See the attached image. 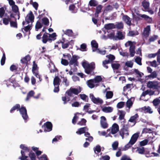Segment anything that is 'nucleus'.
<instances>
[{
    "mask_svg": "<svg viewBox=\"0 0 160 160\" xmlns=\"http://www.w3.org/2000/svg\"><path fill=\"white\" fill-rule=\"evenodd\" d=\"M78 57L76 55H73L72 57L69 53L63 54V57L61 59V63L65 66L68 64L70 66L72 65H73L75 67L78 66Z\"/></svg>",
    "mask_w": 160,
    "mask_h": 160,
    "instance_id": "f257e3e1",
    "label": "nucleus"
},
{
    "mask_svg": "<svg viewBox=\"0 0 160 160\" xmlns=\"http://www.w3.org/2000/svg\"><path fill=\"white\" fill-rule=\"evenodd\" d=\"M139 137L138 133H135L132 136L129 142L122 148V150L126 151L131 147L137 141Z\"/></svg>",
    "mask_w": 160,
    "mask_h": 160,
    "instance_id": "f03ea898",
    "label": "nucleus"
},
{
    "mask_svg": "<svg viewBox=\"0 0 160 160\" xmlns=\"http://www.w3.org/2000/svg\"><path fill=\"white\" fill-rule=\"evenodd\" d=\"M82 65L85 69V72L88 74H91L92 72L95 68V64L92 62L89 64L86 62H83Z\"/></svg>",
    "mask_w": 160,
    "mask_h": 160,
    "instance_id": "7ed1b4c3",
    "label": "nucleus"
},
{
    "mask_svg": "<svg viewBox=\"0 0 160 160\" xmlns=\"http://www.w3.org/2000/svg\"><path fill=\"white\" fill-rule=\"evenodd\" d=\"M136 42H132L129 41L127 42L125 44V46L126 47H130L129 51L131 57L134 56L135 53Z\"/></svg>",
    "mask_w": 160,
    "mask_h": 160,
    "instance_id": "20e7f679",
    "label": "nucleus"
},
{
    "mask_svg": "<svg viewBox=\"0 0 160 160\" xmlns=\"http://www.w3.org/2000/svg\"><path fill=\"white\" fill-rule=\"evenodd\" d=\"M129 127L127 125H124L119 131L120 135L123 139L127 137L129 135Z\"/></svg>",
    "mask_w": 160,
    "mask_h": 160,
    "instance_id": "39448f33",
    "label": "nucleus"
},
{
    "mask_svg": "<svg viewBox=\"0 0 160 160\" xmlns=\"http://www.w3.org/2000/svg\"><path fill=\"white\" fill-rule=\"evenodd\" d=\"M34 17L32 12L30 11V12L27 15L25 18V21L22 22L23 25H27L29 23H31L32 24V22H34Z\"/></svg>",
    "mask_w": 160,
    "mask_h": 160,
    "instance_id": "423d86ee",
    "label": "nucleus"
},
{
    "mask_svg": "<svg viewBox=\"0 0 160 160\" xmlns=\"http://www.w3.org/2000/svg\"><path fill=\"white\" fill-rule=\"evenodd\" d=\"M147 87L153 89H158L159 87V83L157 81H149L147 83Z\"/></svg>",
    "mask_w": 160,
    "mask_h": 160,
    "instance_id": "0eeeda50",
    "label": "nucleus"
},
{
    "mask_svg": "<svg viewBox=\"0 0 160 160\" xmlns=\"http://www.w3.org/2000/svg\"><path fill=\"white\" fill-rule=\"evenodd\" d=\"M106 57L108 58V60L104 61L102 62V65L104 67L107 69L108 68V67L106 65L112 62L115 59V57L114 55L112 54H109V55L107 56Z\"/></svg>",
    "mask_w": 160,
    "mask_h": 160,
    "instance_id": "6e6552de",
    "label": "nucleus"
},
{
    "mask_svg": "<svg viewBox=\"0 0 160 160\" xmlns=\"http://www.w3.org/2000/svg\"><path fill=\"white\" fill-rule=\"evenodd\" d=\"M19 111L23 119L24 120L25 122H26L28 119V116L27 114L26 108L23 106H22L20 108H19Z\"/></svg>",
    "mask_w": 160,
    "mask_h": 160,
    "instance_id": "1a4fd4ad",
    "label": "nucleus"
},
{
    "mask_svg": "<svg viewBox=\"0 0 160 160\" xmlns=\"http://www.w3.org/2000/svg\"><path fill=\"white\" fill-rule=\"evenodd\" d=\"M136 152H138V153L140 154H145L146 156L147 157H150L152 156V155H151L147 151H145L144 147H137L136 148Z\"/></svg>",
    "mask_w": 160,
    "mask_h": 160,
    "instance_id": "9d476101",
    "label": "nucleus"
},
{
    "mask_svg": "<svg viewBox=\"0 0 160 160\" xmlns=\"http://www.w3.org/2000/svg\"><path fill=\"white\" fill-rule=\"evenodd\" d=\"M119 130V127L118 125L116 123H114L112 126L109 129H107L108 132L111 130L110 133L112 134H116Z\"/></svg>",
    "mask_w": 160,
    "mask_h": 160,
    "instance_id": "9b49d317",
    "label": "nucleus"
},
{
    "mask_svg": "<svg viewBox=\"0 0 160 160\" xmlns=\"http://www.w3.org/2000/svg\"><path fill=\"white\" fill-rule=\"evenodd\" d=\"M89 97L92 101L95 104H102L103 102V101L102 99L98 98H95L93 94H90Z\"/></svg>",
    "mask_w": 160,
    "mask_h": 160,
    "instance_id": "f8f14e48",
    "label": "nucleus"
},
{
    "mask_svg": "<svg viewBox=\"0 0 160 160\" xmlns=\"http://www.w3.org/2000/svg\"><path fill=\"white\" fill-rule=\"evenodd\" d=\"M150 30V25L147 26L144 29L143 33H142L143 37L145 38L148 37L149 35Z\"/></svg>",
    "mask_w": 160,
    "mask_h": 160,
    "instance_id": "ddd939ff",
    "label": "nucleus"
},
{
    "mask_svg": "<svg viewBox=\"0 0 160 160\" xmlns=\"http://www.w3.org/2000/svg\"><path fill=\"white\" fill-rule=\"evenodd\" d=\"M100 124L101 127L103 129H106L108 127V124L106 122V119L104 116L101 117Z\"/></svg>",
    "mask_w": 160,
    "mask_h": 160,
    "instance_id": "4468645a",
    "label": "nucleus"
},
{
    "mask_svg": "<svg viewBox=\"0 0 160 160\" xmlns=\"http://www.w3.org/2000/svg\"><path fill=\"white\" fill-rule=\"evenodd\" d=\"M125 36V33L124 32H122L120 31H118L117 33L115 39L122 40L124 39Z\"/></svg>",
    "mask_w": 160,
    "mask_h": 160,
    "instance_id": "2eb2a0df",
    "label": "nucleus"
},
{
    "mask_svg": "<svg viewBox=\"0 0 160 160\" xmlns=\"http://www.w3.org/2000/svg\"><path fill=\"white\" fill-rule=\"evenodd\" d=\"M43 126L45 132H49L52 130V125L50 122H47L44 124Z\"/></svg>",
    "mask_w": 160,
    "mask_h": 160,
    "instance_id": "dca6fc26",
    "label": "nucleus"
},
{
    "mask_svg": "<svg viewBox=\"0 0 160 160\" xmlns=\"http://www.w3.org/2000/svg\"><path fill=\"white\" fill-rule=\"evenodd\" d=\"M32 25L29 24L24 27L22 29V31L23 33H24L25 35H27V33H28L29 34L30 33V30L32 28Z\"/></svg>",
    "mask_w": 160,
    "mask_h": 160,
    "instance_id": "f3484780",
    "label": "nucleus"
},
{
    "mask_svg": "<svg viewBox=\"0 0 160 160\" xmlns=\"http://www.w3.org/2000/svg\"><path fill=\"white\" fill-rule=\"evenodd\" d=\"M87 83L88 87L91 88H92L95 86L96 87L97 86L93 79L88 80L87 82Z\"/></svg>",
    "mask_w": 160,
    "mask_h": 160,
    "instance_id": "a211bd4d",
    "label": "nucleus"
},
{
    "mask_svg": "<svg viewBox=\"0 0 160 160\" xmlns=\"http://www.w3.org/2000/svg\"><path fill=\"white\" fill-rule=\"evenodd\" d=\"M141 111L145 113H152L153 111L151 108L149 107L145 106L141 108Z\"/></svg>",
    "mask_w": 160,
    "mask_h": 160,
    "instance_id": "6ab92c4d",
    "label": "nucleus"
},
{
    "mask_svg": "<svg viewBox=\"0 0 160 160\" xmlns=\"http://www.w3.org/2000/svg\"><path fill=\"white\" fill-rule=\"evenodd\" d=\"M91 45L92 46V52H96L97 50L98 49V44L94 40H93L91 42Z\"/></svg>",
    "mask_w": 160,
    "mask_h": 160,
    "instance_id": "aec40b11",
    "label": "nucleus"
},
{
    "mask_svg": "<svg viewBox=\"0 0 160 160\" xmlns=\"http://www.w3.org/2000/svg\"><path fill=\"white\" fill-rule=\"evenodd\" d=\"M104 28L107 30V32H108V30L111 31L112 29H114V24L112 23H110L105 25Z\"/></svg>",
    "mask_w": 160,
    "mask_h": 160,
    "instance_id": "412c9836",
    "label": "nucleus"
},
{
    "mask_svg": "<svg viewBox=\"0 0 160 160\" xmlns=\"http://www.w3.org/2000/svg\"><path fill=\"white\" fill-rule=\"evenodd\" d=\"M102 111L105 113H110L113 110V108L111 107H102Z\"/></svg>",
    "mask_w": 160,
    "mask_h": 160,
    "instance_id": "4be33fe9",
    "label": "nucleus"
},
{
    "mask_svg": "<svg viewBox=\"0 0 160 160\" xmlns=\"http://www.w3.org/2000/svg\"><path fill=\"white\" fill-rule=\"evenodd\" d=\"M122 18L127 25L129 26H130L131 25V19L127 15H124Z\"/></svg>",
    "mask_w": 160,
    "mask_h": 160,
    "instance_id": "5701e85b",
    "label": "nucleus"
},
{
    "mask_svg": "<svg viewBox=\"0 0 160 160\" xmlns=\"http://www.w3.org/2000/svg\"><path fill=\"white\" fill-rule=\"evenodd\" d=\"M88 129L87 127H84L79 128L76 133L78 134L81 135L84 133L88 131Z\"/></svg>",
    "mask_w": 160,
    "mask_h": 160,
    "instance_id": "b1692460",
    "label": "nucleus"
},
{
    "mask_svg": "<svg viewBox=\"0 0 160 160\" xmlns=\"http://www.w3.org/2000/svg\"><path fill=\"white\" fill-rule=\"evenodd\" d=\"M47 41H49V34L47 33H44L42 37V42L44 43H46Z\"/></svg>",
    "mask_w": 160,
    "mask_h": 160,
    "instance_id": "393cba45",
    "label": "nucleus"
},
{
    "mask_svg": "<svg viewBox=\"0 0 160 160\" xmlns=\"http://www.w3.org/2000/svg\"><path fill=\"white\" fill-rule=\"evenodd\" d=\"M48 67L51 73H54L57 71V69L55 68V65L53 63H49Z\"/></svg>",
    "mask_w": 160,
    "mask_h": 160,
    "instance_id": "a878e982",
    "label": "nucleus"
},
{
    "mask_svg": "<svg viewBox=\"0 0 160 160\" xmlns=\"http://www.w3.org/2000/svg\"><path fill=\"white\" fill-rule=\"evenodd\" d=\"M123 24L122 22H117L114 24L115 28L118 29H123Z\"/></svg>",
    "mask_w": 160,
    "mask_h": 160,
    "instance_id": "bb28decb",
    "label": "nucleus"
},
{
    "mask_svg": "<svg viewBox=\"0 0 160 160\" xmlns=\"http://www.w3.org/2000/svg\"><path fill=\"white\" fill-rule=\"evenodd\" d=\"M138 115L137 113L134 116H131L129 120V121L133 122L135 124L136 123V120L138 118Z\"/></svg>",
    "mask_w": 160,
    "mask_h": 160,
    "instance_id": "cd10ccee",
    "label": "nucleus"
},
{
    "mask_svg": "<svg viewBox=\"0 0 160 160\" xmlns=\"http://www.w3.org/2000/svg\"><path fill=\"white\" fill-rule=\"evenodd\" d=\"M10 17L9 16H7V14H5L4 16V18L3 19V22L5 25L8 24L9 22H10Z\"/></svg>",
    "mask_w": 160,
    "mask_h": 160,
    "instance_id": "c85d7f7f",
    "label": "nucleus"
},
{
    "mask_svg": "<svg viewBox=\"0 0 160 160\" xmlns=\"http://www.w3.org/2000/svg\"><path fill=\"white\" fill-rule=\"evenodd\" d=\"M31 59L29 55H27L21 60V62L22 63L26 64L28 63Z\"/></svg>",
    "mask_w": 160,
    "mask_h": 160,
    "instance_id": "c756f323",
    "label": "nucleus"
},
{
    "mask_svg": "<svg viewBox=\"0 0 160 160\" xmlns=\"http://www.w3.org/2000/svg\"><path fill=\"white\" fill-rule=\"evenodd\" d=\"M42 27V24L40 20H38L35 25V30L36 31H38V30L41 28Z\"/></svg>",
    "mask_w": 160,
    "mask_h": 160,
    "instance_id": "7c9ffc66",
    "label": "nucleus"
},
{
    "mask_svg": "<svg viewBox=\"0 0 160 160\" xmlns=\"http://www.w3.org/2000/svg\"><path fill=\"white\" fill-rule=\"evenodd\" d=\"M12 8L13 12L18 14V19H19L20 16L18 7L16 5H15L12 6Z\"/></svg>",
    "mask_w": 160,
    "mask_h": 160,
    "instance_id": "2f4dec72",
    "label": "nucleus"
},
{
    "mask_svg": "<svg viewBox=\"0 0 160 160\" xmlns=\"http://www.w3.org/2000/svg\"><path fill=\"white\" fill-rule=\"evenodd\" d=\"M60 80V78L57 76L55 77L53 80V84L54 86H59Z\"/></svg>",
    "mask_w": 160,
    "mask_h": 160,
    "instance_id": "473e14b6",
    "label": "nucleus"
},
{
    "mask_svg": "<svg viewBox=\"0 0 160 160\" xmlns=\"http://www.w3.org/2000/svg\"><path fill=\"white\" fill-rule=\"evenodd\" d=\"M119 119L120 120L124 119L125 112L122 110H119Z\"/></svg>",
    "mask_w": 160,
    "mask_h": 160,
    "instance_id": "72a5a7b5",
    "label": "nucleus"
},
{
    "mask_svg": "<svg viewBox=\"0 0 160 160\" xmlns=\"http://www.w3.org/2000/svg\"><path fill=\"white\" fill-rule=\"evenodd\" d=\"M71 90H72L73 94L78 95L81 91V89L80 87L79 89L71 88Z\"/></svg>",
    "mask_w": 160,
    "mask_h": 160,
    "instance_id": "f704fd0d",
    "label": "nucleus"
},
{
    "mask_svg": "<svg viewBox=\"0 0 160 160\" xmlns=\"http://www.w3.org/2000/svg\"><path fill=\"white\" fill-rule=\"evenodd\" d=\"M42 24L46 26H48L49 24V21L48 19L47 18H44L42 19Z\"/></svg>",
    "mask_w": 160,
    "mask_h": 160,
    "instance_id": "c9c22d12",
    "label": "nucleus"
},
{
    "mask_svg": "<svg viewBox=\"0 0 160 160\" xmlns=\"http://www.w3.org/2000/svg\"><path fill=\"white\" fill-rule=\"evenodd\" d=\"M142 5L145 10H148L149 3L148 2L145 1H143L142 2Z\"/></svg>",
    "mask_w": 160,
    "mask_h": 160,
    "instance_id": "e433bc0d",
    "label": "nucleus"
},
{
    "mask_svg": "<svg viewBox=\"0 0 160 160\" xmlns=\"http://www.w3.org/2000/svg\"><path fill=\"white\" fill-rule=\"evenodd\" d=\"M98 4V2L95 0H91L89 2V5L91 7H95Z\"/></svg>",
    "mask_w": 160,
    "mask_h": 160,
    "instance_id": "4c0bfd02",
    "label": "nucleus"
},
{
    "mask_svg": "<svg viewBox=\"0 0 160 160\" xmlns=\"http://www.w3.org/2000/svg\"><path fill=\"white\" fill-rule=\"evenodd\" d=\"M151 73V74L150 75L148 76L149 78L153 79L157 77L158 74L156 71H154Z\"/></svg>",
    "mask_w": 160,
    "mask_h": 160,
    "instance_id": "58836bf2",
    "label": "nucleus"
},
{
    "mask_svg": "<svg viewBox=\"0 0 160 160\" xmlns=\"http://www.w3.org/2000/svg\"><path fill=\"white\" fill-rule=\"evenodd\" d=\"M153 103L155 107L160 104V97L154 99L153 101Z\"/></svg>",
    "mask_w": 160,
    "mask_h": 160,
    "instance_id": "ea45409f",
    "label": "nucleus"
},
{
    "mask_svg": "<svg viewBox=\"0 0 160 160\" xmlns=\"http://www.w3.org/2000/svg\"><path fill=\"white\" fill-rule=\"evenodd\" d=\"M102 8V6L101 5H98L96 7L95 12V15L98 16V14L101 12V10Z\"/></svg>",
    "mask_w": 160,
    "mask_h": 160,
    "instance_id": "a19ab883",
    "label": "nucleus"
},
{
    "mask_svg": "<svg viewBox=\"0 0 160 160\" xmlns=\"http://www.w3.org/2000/svg\"><path fill=\"white\" fill-rule=\"evenodd\" d=\"M93 79L94 80L96 83L97 85L98 83L102 81V78L100 76H97L94 79Z\"/></svg>",
    "mask_w": 160,
    "mask_h": 160,
    "instance_id": "79ce46f5",
    "label": "nucleus"
},
{
    "mask_svg": "<svg viewBox=\"0 0 160 160\" xmlns=\"http://www.w3.org/2000/svg\"><path fill=\"white\" fill-rule=\"evenodd\" d=\"M34 94V92L33 91L31 90L27 94V97L26 99V100L28 101L29 100L31 97L33 96Z\"/></svg>",
    "mask_w": 160,
    "mask_h": 160,
    "instance_id": "37998d69",
    "label": "nucleus"
},
{
    "mask_svg": "<svg viewBox=\"0 0 160 160\" xmlns=\"http://www.w3.org/2000/svg\"><path fill=\"white\" fill-rule=\"evenodd\" d=\"M57 35L55 33H53L52 34H49V39L50 42L52 41H54L56 39Z\"/></svg>",
    "mask_w": 160,
    "mask_h": 160,
    "instance_id": "c03bdc74",
    "label": "nucleus"
},
{
    "mask_svg": "<svg viewBox=\"0 0 160 160\" xmlns=\"http://www.w3.org/2000/svg\"><path fill=\"white\" fill-rule=\"evenodd\" d=\"M94 150L95 153L98 154L101 151V148L100 146L98 145L96 146V147L94 148Z\"/></svg>",
    "mask_w": 160,
    "mask_h": 160,
    "instance_id": "a18cd8bd",
    "label": "nucleus"
},
{
    "mask_svg": "<svg viewBox=\"0 0 160 160\" xmlns=\"http://www.w3.org/2000/svg\"><path fill=\"white\" fill-rule=\"evenodd\" d=\"M32 71V72L38 71L37 65L35 61H34L33 62V66Z\"/></svg>",
    "mask_w": 160,
    "mask_h": 160,
    "instance_id": "49530a36",
    "label": "nucleus"
},
{
    "mask_svg": "<svg viewBox=\"0 0 160 160\" xmlns=\"http://www.w3.org/2000/svg\"><path fill=\"white\" fill-rule=\"evenodd\" d=\"M6 9V7H3L0 8V17L2 18L5 12V10Z\"/></svg>",
    "mask_w": 160,
    "mask_h": 160,
    "instance_id": "de8ad7c7",
    "label": "nucleus"
},
{
    "mask_svg": "<svg viewBox=\"0 0 160 160\" xmlns=\"http://www.w3.org/2000/svg\"><path fill=\"white\" fill-rule=\"evenodd\" d=\"M113 96V93L112 91H107L106 93L107 99L111 98Z\"/></svg>",
    "mask_w": 160,
    "mask_h": 160,
    "instance_id": "09e8293b",
    "label": "nucleus"
},
{
    "mask_svg": "<svg viewBox=\"0 0 160 160\" xmlns=\"http://www.w3.org/2000/svg\"><path fill=\"white\" fill-rule=\"evenodd\" d=\"M142 58L139 57H137L135 59V61L138 65H141L142 63L141 62Z\"/></svg>",
    "mask_w": 160,
    "mask_h": 160,
    "instance_id": "8fccbe9b",
    "label": "nucleus"
},
{
    "mask_svg": "<svg viewBox=\"0 0 160 160\" xmlns=\"http://www.w3.org/2000/svg\"><path fill=\"white\" fill-rule=\"evenodd\" d=\"M138 33L137 31H130L128 34V36H134L138 35Z\"/></svg>",
    "mask_w": 160,
    "mask_h": 160,
    "instance_id": "3c124183",
    "label": "nucleus"
},
{
    "mask_svg": "<svg viewBox=\"0 0 160 160\" xmlns=\"http://www.w3.org/2000/svg\"><path fill=\"white\" fill-rule=\"evenodd\" d=\"M125 65L128 67L132 68L133 65V63L131 61H128L125 62Z\"/></svg>",
    "mask_w": 160,
    "mask_h": 160,
    "instance_id": "603ef678",
    "label": "nucleus"
},
{
    "mask_svg": "<svg viewBox=\"0 0 160 160\" xmlns=\"http://www.w3.org/2000/svg\"><path fill=\"white\" fill-rule=\"evenodd\" d=\"M6 60V56L5 53L4 52H3L1 60V65H4L5 63Z\"/></svg>",
    "mask_w": 160,
    "mask_h": 160,
    "instance_id": "864d4df0",
    "label": "nucleus"
},
{
    "mask_svg": "<svg viewBox=\"0 0 160 160\" xmlns=\"http://www.w3.org/2000/svg\"><path fill=\"white\" fill-rule=\"evenodd\" d=\"M62 82L64 83L65 85L67 87L69 85V82L68 81L67 77H62Z\"/></svg>",
    "mask_w": 160,
    "mask_h": 160,
    "instance_id": "5fc2aeb1",
    "label": "nucleus"
},
{
    "mask_svg": "<svg viewBox=\"0 0 160 160\" xmlns=\"http://www.w3.org/2000/svg\"><path fill=\"white\" fill-rule=\"evenodd\" d=\"M148 142V140L146 139H144L143 140L140 142V145L141 147L146 145L147 144Z\"/></svg>",
    "mask_w": 160,
    "mask_h": 160,
    "instance_id": "6e6d98bb",
    "label": "nucleus"
},
{
    "mask_svg": "<svg viewBox=\"0 0 160 160\" xmlns=\"http://www.w3.org/2000/svg\"><path fill=\"white\" fill-rule=\"evenodd\" d=\"M120 66V64L117 63H114L112 64V67L113 69H117Z\"/></svg>",
    "mask_w": 160,
    "mask_h": 160,
    "instance_id": "4d7b16f0",
    "label": "nucleus"
},
{
    "mask_svg": "<svg viewBox=\"0 0 160 160\" xmlns=\"http://www.w3.org/2000/svg\"><path fill=\"white\" fill-rule=\"evenodd\" d=\"M70 100V98L68 96H64L62 97V100L64 104H66Z\"/></svg>",
    "mask_w": 160,
    "mask_h": 160,
    "instance_id": "13d9d810",
    "label": "nucleus"
},
{
    "mask_svg": "<svg viewBox=\"0 0 160 160\" xmlns=\"http://www.w3.org/2000/svg\"><path fill=\"white\" fill-rule=\"evenodd\" d=\"M20 107V105L19 104H17L14 106H13L11 109L10 110V112L12 113L13 112V111L15 110H17Z\"/></svg>",
    "mask_w": 160,
    "mask_h": 160,
    "instance_id": "bf43d9fd",
    "label": "nucleus"
},
{
    "mask_svg": "<svg viewBox=\"0 0 160 160\" xmlns=\"http://www.w3.org/2000/svg\"><path fill=\"white\" fill-rule=\"evenodd\" d=\"M29 156L31 160H35L36 155L34 152H30L29 154Z\"/></svg>",
    "mask_w": 160,
    "mask_h": 160,
    "instance_id": "052dcab7",
    "label": "nucleus"
},
{
    "mask_svg": "<svg viewBox=\"0 0 160 160\" xmlns=\"http://www.w3.org/2000/svg\"><path fill=\"white\" fill-rule=\"evenodd\" d=\"M118 141L114 142L112 144V147L113 150H116L118 146Z\"/></svg>",
    "mask_w": 160,
    "mask_h": 160,
    "instance_id": "680f3d73",
    "label": "nucleus"
},
{
    "mask_svg": "<svg viewBox=\"0 0 160 160\" xmlns=\"http://www.w3.org/2000/svg\"><path fill=\"white\" fill-rule=\"evenodd\" d=\"M108 37L110 39H114L116 38L114 37V32L113 31L111 30V33L108 34L107 35Z\"/></svg>",
    "mask_w": 160,
    "mask_h": 160,
    "instance_id": "e2e57ef3",
    "label": "nucleus"
},
{
    "mask_svg": "<svg viewBox=\"0 0 160 160\" xmlns=\"http://www.w3.org/2000/svg\"><path fill=\"white\" fill-rule=\"evenodd\" d=\"M33 73L37 78H38L40 82H41L42 81L41 76L39 74L38 71L33 72Z\"/></svg>",
    "mask_w": 160,
    "mask_h": 160,
    "instance_id": "0e129e2a",
    "label": "nucleus"
},
{
    "mask_svg": "<svg viewBox=\"0 0 160 160\" xmlns=\"http://www.w3.org/2000/svg\"><path fill=\"white\" fill-rule=\"evenodd\" d=\"M86 122V119L84 118H82L80 121H79L78 123V124L81 126L84 125H85Z\"/></svg>",
    "mask_w": 160,
    "mask_h": 160,
    "instance_id": "69168bd1",
    "label": "nucleus"
},
{
    "mask_svg": "<svg viewBox=\"0 0 160 160\" xmlns=\"http://www.w3.org/2000/svg\"><path fill=\"white\" fill-rule=\"evenodd\" d=\"M125 103V102H120L117 104V107L118 108H121L124 106Z\"/></svg>",
    "mask_w": 160,
    "mask_h": 160,
    "instance_id": "338daca9",
    "label": "nucleus"
},
{
    "mask_svg": "<svg viewBox=\"0 0 160 160\" xmlns=\"http://www.w3.org/2000/svg\"><path fill=\"white\" fill-rule=\"evenodd\" d=\"M110 158L108 155L102 156L99 158L100 160H109Z\"/></svg>",
    "mask_w": 160,
    "mask_h": 160,
    "instance_id": "774afa93",
    "label": "nucleus"
}]
</instances>
